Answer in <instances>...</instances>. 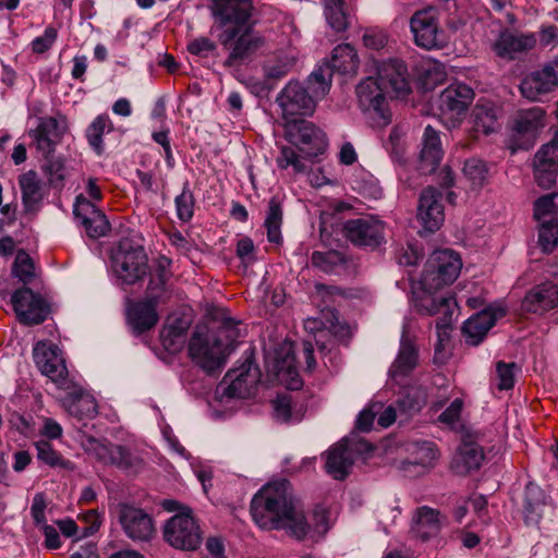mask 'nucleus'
Here are the masks:
<instances>
[{
    "label": "nucleus",
    "mask_w": 558,
    "mask_h": 558,
    "mask_svg": "<svg viewBox=\"0 0 558 558\" xmlns=\"http://www.w3.org/2000/svg\"><path fill=\"white\" fill-rule=\"evenodd\" d=\"M343 295L341 289L336 286L316 283L312 293V300L323 313L326 311L332 318L337 319L335 306Z\"/></svg>",
    "instance_id": "obj_39"
},
{
    "label": "nucleus",
    "mask_w": 558,
    "mask_h": 558,
    "mask_svg": "<svg viewBox=\"0 0 558 558\" xmlns=\"http://www.w3.org/2000/svg\"><path fill=\"white\" fill-rule=\"evenodd\" d=\"M545 507V494L536 485H527L524 493L523 514L526 524L539 522Z\"/></svg>",
    "instance_id": "obj_36"
},
{
    "label": "nucleus",
    "mask_w": 558,
    "mask_h": 558,
    "mask_svg": "<svg viewBox=\"0 0 558 558\" xmlns=\"http://www.w3.org/2000/svg\"><path fill=\"white\" fill-rule=\"evenodd\" d=\"M452 305H456L453 298L451 296H425L421 299L418 306V312L433 316V315H441V317L452 316L453 310Z\"/></svg>",
    "instance_id": "obj_42"
},
{
    "label": "nucleus",
    "mask_w": 558,
    "mask_h": 558,
    "mask_svg": "<svg viewBox=\"0 0 558 558\" xmlns=\"http://www.w3.org/2000/svg\"><path fill=\"white\" fill-rule=\"evenodd\" d=\"M274 409V417L280 423H289L292 418L293 398L290 393L284 392L271 402Z\"/></svg>",
    "instance_id": "obj_54"
},
{
    "label": "nucleus",
    "mask_w": 558,
    "mask_h": 558,
    "mask_svg": "<svg viewBox=\"0 0 558 558\" xmlns=\"http://www.w3.org/2000/svg\"><path fill=\"white\" fill-rule=\"evenodd\" d=\"M533 33L524 34L517 31L504 29L492 46L495 54L506 61H514L527 54L536 46Z\"/></svg>",
    "instance_id": "obj_22"
},
{
    "label": "nucleus",
    "mask_w": 558,
    "mask_h": 558,
    "mask_svg": "<svg viewBox=\"0 0 558 558\" xmlns=\"http://www.w3.org/2000/svg\"><path fill=\"white\" fill-rule=\"evenodd\" d=\"M538 244L544 253H551L558 245V221L548 219L538 225Z\"/></svg>",
    "instance_id": "obj_48"
},
{
    "label": "nucleus",
    "mask_w": 558,
    "mask_h": 558,
    "mask_svg": "<svg viewBox=\"0 0 558 558\" xmlns=\"http://www.w3.org/2000/svg\"><path fill=\"white\" fill-rule=\"evenodd\" d=\"M413 454V459L407 461V464L428 468L438 458V450L435 444L430 441H423L414 446Z\"/></svg>",
    "instance_id": "obj_51"
},
{
    "label": "nucleus",
    "mask_w": 558,
    "mask_h": 558,
    "mask_svg": "<svg viewBox=\"0 0 558 558\" xmlns=\"http://www.w3.org/2000/svg\"><path fill=\"white\" fill-rule=\"evenodd\" d=\"M546 125V111L541 107L520 110L513 121L512 137L520 148L533 146L537 135Z\"/></svg>",
    "instance_id": "obj_19"
},
{
    "label": "nucleus",
    "mask_w": 558,
    "mask_h": 558,
    "mask_svg": "<svg viewBox=\"0 0 558 558\" xmlns=\"http://www.w3.org/2000/svg\"><path fill=\"white\" fill-rule=\"evenodd\" d=\"M377 80L389 97L405 98L411 93L410 77L405 63L399 59H389L377 68Z\"/></svg>",
    "instance_id": "obj_23"
},
{
    "label": "nucleus",
    "mask_w": 558,
    "mask_h": 558,
    "mask_svg": "<svg viewBox=\"0 0 558 558\" xmlns=\"http://www.w3.org/2000/svg\"><path fill=\"white\" fill-rule=\"evenodd\" d=\"M514 363L498 362L496 365V372L498 377L497 387L499 390H509L514 386Z\"/></svg>",
    "instance_id": "obj_59"
},
{
    "label": "nucleus",
    "mask_w": 558,
    "mask_h": 558,
    "mask_svg": "<svg viewBox=\"0 0 558 558\" xmlns=\"http://www.w3.org/2000/svg\"><path fill=\"white\" fill-rule=\"evenodd\" d=\"M410 27L418 47L430 50L444 46V32L436 8L427 7L416 11L410 19Z\"/></svg>",
    "instance_id": "obj_13"
},
{
    "label": "nucleus",
    "mask_w": 558,
    "mask_h": 558,
    "mask_svg": "<svg viewBox=\"0 0 558 558\" xmlns=\"http://www.w3.org/2000/svg\"><path fill=\"white\" fill-rule=\"evenodd\" d=\"M417 220L430 233L440 229L445 221L442 193L434 186L425 187L418 198Z\"/></svg>",
    "instance_id": "obj_25"
},
{
    "label": "nucleus",
    "mask_w": 558,
    "mask_h": 558,
    "mask_svg": "<svg viewBox=\"0 0 558 558\" xmlns=\"http://www.w3.org/2000/svg\"><path fill=\"white\" fill-rule=\"evenodd\" d=\"M558 308V280L546 279L527 290L521 301V312L543 316Z\"/></svg>",
    "instance_id": "obj_20"
},
{
    "label": "nucleus",
    "mask_w": 558,
    "mask_h": 558,
    "mask_svg": "<svg viewBox=\"0 0 558 558\" xmlns=\"http://www.w3.org/2000/svg\"><path fill=\"white\" fill-rule=\"evenodd\" d=\"M36 366L43 375L54 383H62L68 377V368L58 345L50 341H38L33 349Z\"/></svg>",
    "instance_id": "obj_24"
},
{
    "label": "nucleus",
    "mask_w": 558,
    "mask_h": 558,
    "mask_svg": "<svg viewBox=\"0 0 558 558\" xmlns=\"http://www.w3.org/2000/svg\"><path fill=\"white\" fill-rule=\"evenodd\" d=\"M11 304L17 320L25 326L43 324L51 312L47 300L27 287L20 288L12 294Z\"/></svg>",
    "instance_id": "obj_12"
},
{
    "label": "nucleus",
    "mask_w": 558,
    "mask_h": 558,
    "mask_svg": "<svg viewBox=\"0 0 558 558\" xmlns=\"http://www.w3.org/2000/svg\"><path fill=\"white\" fill-rule=\"evenodd\" d=\"M277 163L281 169L292 167L294 173H302L306 170L305 165L301 161L295 150L288 146H283L281 148L280 155L277 158Z\"/></svg>",
    "instance_id": "obj_57"
},
{
    "label": "nucleus",
    "mask_w": 558,
    "mask_h": 558,
    "mask_svg": "<svg viewBox=\"0 0 558 558\" xmlns=\"http://www.w3.org/2000/svg\"><path fill=\"white\" fill-rule=\"evenodd\" d=\"M283 120L287 122L310 116L316 104L307 89L299 82H289L277 97Z\"/></svg>",
    "instance_id": "obj_16"
},
{
    "label": "nucleus",
    "mask_w": 558,
    "mask_h": 558,
    "mask_svg": "<svg viewBox=\"0 0 558 558\" xmlns=\"http://www.w3.org/2000/svg\"><path fill=\"white\" fill-rule=\"evenodd\" d=\"M218 392L228 399L242 398L244 391V368L230 369L218 385Z\"/></svg>",
    "instance_id": "obj_41"
},
{
    "label": "nucleus",
    "mask_w": 558,
    "mask_h": 558,
    "mask_svg": "<svg viewBox=\"0 0 558 558\" xmlns=\"http://www.w3.org/2000/svg\"><path fill=\"white\" fill-rule=\"evenodd\" d=\"M58 38V29L54 26H47L44 34L34 38L31 49L35 54H43L51 49Z\"/></svg>",
    "instance_id": "obj_56"
},
{
    "label": "nucleus",
    "mask_w": 558,
    "mask_h": 558,
    "mask_svg": "<svg viewBox=\"0 0 558 558\" xmlns=\"http://www.w3.org/2000/svg\"><path fill=\"white\" fill-rule=\"evenodd\" d=\"M462 267L460 255L450 248L437 250L427 259L421 283L428 293H434L458 278Z\"/></svg>",
    "instance_id": "obj_7"
},
{
    "label": "nucleus",
    "mask_w": 558,
    "mask_h": 558,
    "mask_svg": "<svg viewBox=\"0 0 558 558\" xmlns=\"http://www.w3.org/2000/svg\"><path fill=\"white\" fill-rule=\"evenodd\" d=\"M86 194L89 198L83 194L76 196L73 214L90 239H99L107 235L111 227L105 213L94 203L104 198L97 179L89 178L87 180Z\"/></svg>",
    "instance_id": "obj_6"
},
{
    "label": "nucleus",
    "mask_w": 558,
    "mask_h": 558,
    "mask_svg": "<svg viewBox=\"0 0 558 558\" xmlns=\"http://www.w3.org/2000/svg\"><path fill=\"white\" fill-rule=\"evenodd\" d=\"M558 196L557 193H549L538 197L534 202V218L538 222L548 219H556L555 216L558 213V205L555 202V198Z\"/></svg>",
    "instance_id": "obj_50"
},
{
    "label": "nucleus",
    "mask_w": 558,
    "mask_h": 558,
    "mask_svg": "<svg viewBox=\"0 0 558 558\" xmlns=\"http://www.w3.org/2000/svg\"><path fill=\"white\" fill-rule=\"evenodd\" d=\"M213 13L219 21L223 32L220 34V44L230 54L225 66L241 83L244 74L241 65L244 59V0H214Z\"/></svg>",
    "instance_id": "obj_4"
},
{
    "label": "nucleus",
    "mask_w": 558,
    "mask_h": 558,
    "mask_svg": "<svg viewBox=\"0 0 558 558\" xmlns=\"http://www.w3.org/2000/svg\"><path fill=\"white\" fill-rule=\"evenodd\" d=\"M462 409H463V400L460 398H457L438 416V421L448 426H452L453 424H456L460 421Z\"/></svg>",
    "instance_id": "obj_62"
},
{
    "label": "nucleus",
    "mask_w": 558,
    "mask_h": 558,
    "mask_svg": "<svg viewBox=\"0 0 558 558\" xmlns=\"http://www.w3.org/2000/svg\"><path fill=\"white\" fill-rule=\"evenodd\" d=\"M359 57L349 44L338 45L331 54L330 66L341 74H355L359 69Z\"/></svg>",
    "instance_id": "obj_37"
},
{
    "label": "nucleus",
    "mask_w": 558,
    "mask_h": 558,
    "mask_svg": "<svg viewBox=\"0 0 558 558\" xmlns=\"http://www.w3.org/2000/svg\"><path fill=\"white\" fill-rule=\"evenodd\" d=\"M554 154L550 148H546L539 149L535 156V181L545 190L551 189L558 178V158Z\"/></svg>",
    "instance_id": "obj_31"
},
{
    "label": "nucleus",
    "mask_w": 558,
    "mask_h": 558,
    "mask_svg": "<svg viewBox=\"0 0 558 558\" xmlns=\"http://www.w3.org/2000/svg\"><path fill=\"white\" fill-rule=\"evenodd\" d=\"M445 515L427 506L416 510L415 533L422 541H428L438 535L444 524Z\"/></svg>",
    "instance_id": "obj_35"
},
{
    "label": "nucleus",
    "mask_w": 558,
    "mask_h": 558,
    "mask_svg": "<svg viewBox=\"0 0 558 558\" xmlns=\"http://www.w3.org/2000/svg\"><path fill=\"white\" fill-rule=\"evenodd\" d=\"M65 117L60 120L54 117H41L35 129L28 131L32 140V146L41 154L43 157H49L56 151V147L65 132Z\"/></svg>",
    "instance_id": "obj_18"
},
{
    "label": "nucleus",
    "mask_w": 558,
    "mask_h": 558,
    "mask_svg": "<svg viewBox=\"0 0 558 558\" xmlns=\"http://www.w3.org/2000/svg\"><path fill=\"white\" fill-rule=\"evenodd\" d=\"M278 375L286 383L288 389L298 390L302 387V379L293 353L288 352L287 356L278 363Z\"/></svg>",
    "instance_id": "obj_45"
},
{
    "label": "nucleus",
    "mask_w": 558,
    "mask_h": 558,
    "mask_svg": "<svg viewBox=\"0 0 558 558\" xmlns=\"http://www.w3.org/2000/svg\"><path fill=\"white\" fill-rule=\"evenodd\" d=\"M113 130V123L106 113L97 116L85 131V137L92 149L98 155L105 151L102 136Z\"/></svg>",
    "instance_id": "obj_38"
},
{
    "label": "nucleus",
    "mask_w": 558,
    "mask_h": 558,
    "mask_svg": "<svg viewBox=\"0 0 558 558\" xmlns=\"http://www.w3.org/2000/svg\"><path fill=\"white\" fill-rule=\"evenodd\" d=\"M281 221L282 210L280 204L275 198H271L268 204V213L265 220L269 242L279 243L281 241Z\"/></svg>",
    "instance_id": "obj_47"
},
{
    "label": "nucleus",
    "mask_w": 558,
    "mask_h": 558,
    "mask_svg": "<svg viewBox=\"0 0 558 558\" xmlns=\"http://www.w3.org/2000/svg\"><path fill=\"white\" fill-rule=\"evenodd\" d=\"M70 413L77 416L80 420L83 417H93L97 414V404L93 399L78 398L70 405Z\"/></svg>",
    "instance_id": "obj_60"
},
{
    "label": "nucleus",
    "mask_w": 558,
    "mask_h": 558,
    "mask_svg": "<svg viewBox=\"0 0 558 558\" xmlns=\"http://www.w3.org/2000/svg\"><path fill=\"white\" fill-rule=\"evenodd\" d=\"M37 449V459L49 465L50 468H61L64 470H72L73 464L70 460L63 458L48 440H38L35 442Z\"/></svg>",
    "instance_id": "obj_43"
},
{
    "label": "nucleus",
    "mask_w": 558,
    "mask_h": 558,
    "mask_svg": "<svg viewBox=\"0 0 558 558\" xmlns=\"http://www.w3.org/2000/svg\"><path fill=\"white\" fill-rule=\"evenodd\" d=\"M215 49L216 44L204 36L191 40L187 45V51L201 58H207Z\"/></svg>",
    "instance_id": "obj_61"
},
{
    "label": "nucleus",
    "mask_w": 558,
    "mask_h": 558,
    "mask_svg": "<svg viewBox=\"0 0 558 558\" xmlns=\"http://www.w3.org/2000/svg\"><path fill=\"white\" fill-rule=\"evenodd\" d=\"M112 269L118 279L119 284L128 290L133 286L142 282L146 277L150 279V272L156 268H150L148 257L142 246H134L131 242H120L117 250L112 254Z\"/></svg>",
    "instance_id": "obj_5"
},
{
    "label": "nucleus",
    "mask_w": 558,
    "mask_h": 558,
    "mask_svg": "<svg viewBox=\"0 0 558 558\" xmlns=\"http://www.w3.org/2000/svg\"><path fill=\"white\" fill-rule=\"evenodd\" d=\"M174 204L178 219L183 223L190 222L194 216L195 197L187 181L183 184L182 192L175 196Z\"/></svg>",
    "instance_id": "obj_46"
},
{
    "label": "nucleus",
    "mask_w": 558,
    "mask_h": 558,
    "mask_svg": "<svg viewBox=\"0 0 558 558\" xmlns=\"http://www.w3.org/2000/svg\"><path fill=\"white\" fill-rule=\"evenodd\" d=\"M464 175L474 184L483 185L488 173L486 163L477 158H469L463 167Z\"/></svg>",
    "instance_id": "obj_53"
},
{
    "label": "nucleus",
    "mask_w": 558,
    "mask_h": 558,
    "mask_svg": "<svg viewBox=\"0 0 558 558\" xmlns=\"http://www.w3.org/2000/svg\"><path fill=\"white\" fill-rule=\"evenodd\" d=\"M284 128L289 142L298 146L305 156L316 157L326 150V135L314 123L300 118L287 122Z\"/></svg>",
    "instance_id": "obj_14"
},
{
    "label": "nucleus",
    "mask_w": 558,
    "mask_h": 558,
    "mask_svg": "<svg viewBox=\"0 0 558 558\" xmlns=\"http://www.w3.org/2000/svg\"><path fill=\"white\" fill-rule=\"evenodd\" d=\"M12 428L19 432L25 437H29L34 434L35 427L32 416H25L19 413H14L10 418Z\"/></svg>",
    "instance_id": "obj_63"
},
{
    "label": "nucleus",
    "mask_w": 558,
    "mask_h": 558,
    "mask_svg": "<svg viewBox=\"0 0 558 558\" xmlns=\"http://www.w3.org/2000/svg\"><path fill=\"white\" fill-rule=\"evenodd\" d=\"M418 169L423 174H432L442 159V148L438 132L430 125L424 130Z\"/></svg>",
    "instance_id": "obj_30"
},
{
    "label": "nucleus",
    "mask_w": 558,
    "mask_h": 558,
    "mask_svg": "<svg viewBox=\"0 0 558 558\" xmlns=\"http://www.w3.org/2000/svg\"><path fill=\"white\" fill-rule=\"evenodd\" d=\"M25 211H37L44 199V185L36 171L29 170L19 178Z\"/></svg>",
    "instance_id": "obj_32"
},
{
    "label": "nucleus",
    "mask_w": 558,
    "mask_h": 558,
    "mask_svg": "<svg viewBox=\"0 0 558 558\" xmlns=\"http://www.w3.org/2000/svg\"><path fill=\"white\" fill-rule=\"evenodd\" d=\"M311 260L315 267L323 271L333 272L338 266L345 263V257L341 252L333 250L327 252L315 251L312 253Z\"/></svg>",
    "instance_id": "obj_49"
},
{
    "label": "nucleus",
    "mask_w": 558,
    "mask_h": 558,
    "mask_svg": "<svg viewBox=\"0 0 558 558\" xmlns=\"http://www.w3.org/2000/svg\"><path fill=\"white\" fill-rule=\"evenodd\" d=\"M326 20L336 32H343L349 25L344 0H323Z\"/></svg>",
    "instance_id": "obj_44"
},
{
    "label": "nucleus",
    "mask_w": 558,
    "mask_h": 558,
    "mask_svg": "<svg viewBox=\"0 0 558 558\" xmlns=\"http://www.w3.org/2000/svg\"><path fill=\"white\" fill-rule=\"evenodd\" d=\"M353 464L347 445L336 444L326 452V472L335 480L343 481Z\"/></svg>",
    "instance_id": "obj_33"
},
{
    "label": "nucleus",
    "mask_w": 558,
    "mask_h": 558,
    "mask_svg": "<svg viewBox=\"0 0 558 558\" xmlns=\"http://www.w3.org/2000/svg\"><path fill=\"white\" fill-rule=\"evenodd\" d=\"M163 538L173 548L195 550L202 543V532L191 512H181L167 521Z\"/></svg>",
    "instance_id": "obj_11"
},
{
    "label": "nucleus",
    "mask_w": 558,
    "mask_h": 558,
    "mask_svg": "<svg viewBox=\"0 0 558 558\" xmlns=\"http://www.w3.org/2000/svg\"><path fill=\"white\" fill-rule=\"evenodd\" d=\"M333 72L335 71L332 70L330 64L327 63L326 65L319 66L310 75V84L317 85V88L315 89L316 94L325 95L326 93H328L331 85V76Z\"/></svg>",
    "instance_id": "obj_55"
},
{
    "label": "nucleus",
    "mask_w": 558,
    "mask_h": 558,
    "mask_svg": "<svg viewBox=\"0 0 558 558\" xmlns=\"http://www.w3.org/2000/svg\"><path fill=\"white\" fill-rule=\"evenodd\" d=\"M171 263L166 256L157 258V266L150 272L144 299L133 302L128 308V323L135 336L153 329L159 320L157 307L168 299L167 281Z\"/></svg>",
    "instance_id": "obj_3"
},
{
    "label": "nucleus",
    "mask_w": 558,
    "mask_h": 558,
    "mask_svg": "<svg viewBox=\"0 0 558 558\" xmlns=\"http://www.w3.org/2000/svg\"><path fill=\"white\" fill-rule=\"evenodd\" d=\"M238 324L225 312L217 311L206 325L193 331L187 344L190 359L208 375L221 371L238 344Z\"/></svg>",
    "instance_id": "obj_2"
},
{
    "label": "nucleus",
    "mask_w": 558,
    "mask_h": 558,
    "mask_svg": "<svg viewBox=\"0 0 558 558\" xmlns=\"http://www.w3.org/2000/svg\"><path fill=\"white\" fill-rule=\"evenodd\" d=\"M418 364V349L415 339L403 330L400 348L396 360L390 366L389 375L392 379L408 377Z\"/></svg>",
    "instance_id": "obj_27"
},
{
    "label": "nucleus",
    "mask_w": 558,
    "mask_h": 558,
    "mask_svg": "<svg viewBox=\"0 0 558 558\" xmlns=\"http://www.w3.org/2000/svg\"><path fill=\"white\" fill-rule=\"evenodd\" d=\"M34 270L35 267L31 256L24 251H19L12 268L14 276L24 284H28L34 279Z\"/></svg>",
    "instance_id": "obj_52"
},
{
    "label": "nucleus",
    "mask_w": 558,
    "mask_h": 558,
    "mask_svg": "<svg viewBox=\"0 0 558 558\" xmlns=\"http://www.w3.org/2000/svg\"><path fill=\"white\" fill-rule=\"evenodd\" d=\"M360 107L363 111L373 114L379 124L386 125L391 121L387 96L389 94L377 78L367 77L356 87Z\"/></svg>",
    "instance_id": "obj_17"
},
{
    "label": "nucleus",
    "mask_w": 558,
    "mask_h": 558,
    "mask_svg": "<svg viewBox=\"0 0 558 558\" xmlns=\"http://www.w3.org/2000/svg\"><path fill=\"white\" fill-rule=\"evenodd\" d=\"M39 433L43 437L48 439H59L62 437L63 429L56 420L51 417H44L43 427Z\"/></svg>",
    "instance_id": "obj_64"
},
{
    "label": "nucleus",
    "mask_w": 558,
    "mask_h": 558,
    "mask_svg": "<svg viewBox=\"0 0 558 558\" xmlns=\"http://www.w3.org/2000/svg\"><path fill=\"white\" fill-rule=\"evenodd\" d=\"M270 9L256 8L246 0V58L253 54H265L274 49L270 40V21L266 20Z\"/></svg>",
    "instance_id": "obj_9"
},
{
    "label": "nucleus",
    "mask_w": 558,
    "mask_h": 558,
    "mask_svg": "<svg viewBox=\"0 0 558 558\" xmlns=\"http://www.w3.org/2000/svg\"><path fill=\"white\" fill-rule=\"evenodd\" d=\"M45 163L41 167L44 174L48 179V183L52 189L61 190L64 186V181L69 174L65 166V159L62 157H54L53 154L49 157H44Z\"/></svg>",
    "instance_id": "obj_40"
},
{
    "label": "nucleus",
    "mask_w": 558,
    "mask_h": 558,
    "mask_svg": "<svg viewBox=\"0 0 558 558\" xmlns=\"http://www.w3.org/2000/svg\"><path fill=\"white\" fill-rule=\"evenodd\" d=\"M484 461V451L475 441L464 437L459 446L451 463L450 469L457 475H468L477 471Z\"/></svg>",
    "instance_id": "obj_28"
},
{
    "label": "nucleus",
    "mask_w": 558,
    "mask_h": 558,
    "mask_svg": "<svg viewBox=\"0 0 558 558\" xmlns=\"http://www.w3.org/2000/svg\"><path fill=\"white\" fill-rule=\"evenodd\" d=\"M343 235L354 246L374 251L386 243V223L374 216L349 219L343 225Z\"/></svg>",
    "instance_id": "obj_10"
},
{
    "label": "nucleus",
    "mask_w": 558,
    "mask_h": 558,
    "mask_svg": "<svg viewBox=\"0 0 558 558\" xmlns=\"http://www.w3.org/2000/svg\"><path fill=\"white\" fill-rule=\"evenodd\" d=\"M558 87V58L529 73L520 84L521 95L532 101Z\"/></svg>",
    "instance_id": "obj_21"
},
{
    "label": "nucleus",
    "mask_w": 558,
    "mask_h": 558,
    "mask_svg": "<svg viewBox=\"0 0 558 558\" xmlns=\"http://www.w3.org/2000/svg\"><path fill=\"white\" fill-rule=\"evenodd\" d=\"M474 95V90L464 83H452L440 93L438 109L448 129L460 125Z\"/></svg>",
    "instance_id": "obj_8"
},
{
    "label": "nucleus",
    "mask_w": 558,
    "mask_h": 558,
    "mask_svg": "<svg viewBox=\"0 0 558 558\" xmlns=\"http://www.w3.org/2000/svg\"><path fill=\"white\" fill-rule=\"evenodd\" d=\"M473 131L485 135L498 128V108L494 102L480 99L472 110Z\"/></svg>",
    "instance_id": "obj_34"
},
{
    "label": "nucleus",
    "mask_w": 558,
    "mask_h": 558,
    "mask_svg": "<svg viewBox=\"0 0 558 558\" xmlns=\"http://www.w3.org/2000/svg\"><path fill=\"white\" fill-rule=\"evenodd\" d=\"M116 513L125 536L133 542H149L156 534L154 520L143 509L121 502Z\"/></svg>",
    "instance_id": "obj_15"
},
{
    "label": "nucleus",
    "mask_w": 558,
    "mask_h": 558,
    "mask_svg": "<svg viewBox=\"0 0 558 558\" xmlns=\"http://www.w3.org/2000/svg\"><path fill=\"white\" fill-rule=\"evenodd\" d=\"M94 450L99 461L105 464L114 465L123 471L134 470L141 463L138 457L134 456L130 449L121 445L99 442Z\"/></svg>",
    "instance_id": "obj_29"
},
{
    "label": "nucleus",
    "mask_w": 558,
    "mask_h": 558,
    "mask_svg": "<svg viewBox=\"0 0 558 558\" xmlns=\"http://www.w3.org/2000/svg\"><path fill=\"white\" fill-rule=\"evenodd\" d=\"M506 308L502 306H488L477 314L471 316L462 327L466 343L480 344L496 320L506 316Z\"/></svg>",
    "instance_id": "obj_26"
},
{
    "label": "nucleus",
    "mask_w": 558,
    "mask_h": 558,
    "mask_svg": "<svg viewBox=\"0 0 558 558\" xmlns=\"http://www.w3.org/2000/svg\"><path fill=\"white\" fill-rule=\"evenodd\" d=\"M294 65V62L290 59H277L272 64L268 63L264 66V74L265 76L274 82H276L283 76H286L292 66Z\"/></svg>",
    "instance_id": "obj_58"
},
{
    "label": "nucleus",
    "mask_w": 558,
    "mask_h": 558,
    "mask_svg": "<svg viewBox=\"0 0 558 558\" xmlns=\"http://www.w3.org/2000/svg\"><path fill=\"white\" fill-rule=\"evenodd\" d=\"M250 512L254 522L265 530H284L296 539H303L310 532L302 505L287 480L265 485L253 497Z\"/></svg>",
    "instance_id": "obj_1"
}]
</instances>
